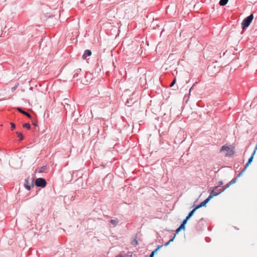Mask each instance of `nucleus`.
Instances as JSON below:
<instances>
[{
  "mask_svg": "<svg viewBox=\"0 0 257 257\" xmlns=\"http://www.w3.org/2000/svg\"><path fill=\"white\" fill-rule=\"evenodd\" d=\"M162 245H159L158 246L157 248L155 249L154 251H153L151 253V254L150 255V257H154V254L158 251V250L162 247Z\"/></svg>",
  "mask_w": 257,
  "mask_h": 257,
  "instance_id": "obj_10",
  "label": "nucleus"
},
{
  "mask_svg": "<svg viewBox=\"0 0 257 257\" xmlns=\"http://www.w3.org/2000/svg\"><path fill=\"white\" fill-rule=\"evenodd\" d=\"M245 170H244V169H243V170L240 172L238 175L237 176H236V177L235 178H236V180L237 179V178L238 177H239L240 176H241L242 175V174H243V173L244 172V171H245Z\"/></svg>",
  "mask_w": 257,
  "mask_h": 257,
  "instance_id": "obj_19",
  "label": "nucleus"
},
{
  "mask_svg": "<svg viewBox=\"0 0 257 257\" xmlns=\"http://www.w3.org/2000/svg\"><path fill=\"white\" fill-rule=\"evenodd\" d=\"M23 126L26 127L28 129H30L31 128V125L29 123H25L23 125Z\"/></svg>",
  "mask_w": 257,
  "mask_h": 257,
  "instance_id": "obj_18",
  "label": "nucleus"
},
{
  "mask_svg": "<svg viewBox=\"0 0 257 257\" xmlns=\"http://www.w3.org/2000/svg\"><path fill=\"white\" fill-rule=\"evenodd\" d=\"M47 183L44 179L39 178L35 181V185L38 187L44 188L46 186Z\"/></svg>",
  "mask_w": 257,
  "mask_h": 257,
  "instance_id": "obj_5",
  "label": "nucleus"
},
{
  "mask_svg": "<svg viewBox=\"0 0 257 257\" xmlns=\"http://www.w3.org/2000/svg\"><path fill=\"white\" fill-rule=\"evenodd\" d=\"M11 125L12 130H14L15 128V124L14 123L11 122Z\"/></svg>",
  "mask_w": 257,
  "mask_h": 257,
  "instance_id": "obj_23",
  "label": "nucleus"
},
{
  "mask_svg": "<svg viewBox=\"0 0 257 257\" xmlns=\"http://www.w3.org/2000/svg\"><path fill=\"white\" fill-rule=\"evenodd\" d=\"M18 85V84H17V85L15 87L12 88V91L15 90L16 89V88L17 87Z\"/></svg>",
  "mask_w": 257,
  "mask_h": 257,
  "instance_id": "obj_25",
  "label": "nucleus"
},
{
  "mask_svg": "<svg viewBox=\"0 0 257 257\" xmlns=\"http://www.w3.org/2000/svg\"><path fill=\"white\" fill-rule=\"evenodd\" d=\"M236 182V178H234V179H232L230 182H229L227 184H226L225 186L222 187V188L223 189V191H224L226 188H228L231 185L235 183Z\"/></svg>",
  "mask_w": 257,
  "mask_h": 257,
  "instance_id": "obj_7",
  "label": "nucleus"
},
{
  "mask_svg": "<svg viewBox=\"0 0 257 257\" xmlns=\"http://www.w3.org/2000/svg\"><path fill=\"white\" fill-rule=\"evenodd\" d=\"M91 51L89 50H86L84 51V54H83L82 57L83 59H85L87 56H90L91 55Z\"/></svg>",
  "mask_w": 257,
  "mask_h": 257,
  "instance_id": "obj_8",
  "label": "nucleus"
},
{
  "mask_svg": "<svg viewBox=\"0 0 257 257\" xmlns=\"http://www.w3.org/2000/svg\"><path fill=\"white\" fill-rule=\"evenodd\" d=\"M176 78L173 80V81H172V82L171 83L170 86V87H172L174 84L175 83H176Z\"/></svg>",
  "mask_w": 257,
  "mask_h": 257,
  "instance_id": "obj_20",
  "label": "nucleus"
},
{
  "mask_svg": "<svg viewBox=\"0 0 257 257\" xmlns=\"http://www.w3.org/2000/svg\"><path fill=\"white\" fill-rule=\"evenodd\" d=\"M188 219H187V217H186V218L183 221L182 224H183L185 225V224L187 223V220Z\"/></svg>",
  "mask_w": 257,
  "mask_h": 257,
  "instance_id": "obj_21",
  "label": "nucleus"
},
{
  "mask_svg": "<svg viewBox=\"0 0 257 257\" xmlns=\"http://www.w3.org/2000/svg\"><path fill=\"white\" fill-rule=\"evenodd\" d=\"M225 151L228 152V153L225 155V157H231L234 154V151L232 149H230L228 146H223L220 149V152Z\"/></svg>",
  "mask_w": 257,
  "mask_h": 257,
  "instance_id": "obj_4",
  "label": "nucleus"
},
{
  "mask_svg": "<svg viewBox=\"0 0 257 257\" xmlns=\"http://www.w3.org/2000/svg\"><path fill=\"white\" fill-rule=\"evenodd\" d=\"M223 191V189L222 187L220 186H217L214 188L213 190L210 192V200L213 197L217 196L220 193Z\"/></svg>",
  "mask_w": 257,
  "mask_h": 257,
  "instance_id": "obj_2",
  "label": "nucleus"
},
{
  "mask_svg": "<svg viewBox=\"0 0 257 257\" xmlns=\"http://www.w3.org/2000/svg\"><path fill=\"white\" fill-rule=\"evenodd\" d=\"M179 227L180 228H181L182 229H184L185 227V225L181 223V225Z\"/></svg>",
  "mask_w": 257,
  "mask_h": 257,
  "instance_id": "obj_22",
  "label": "nucleus"
},
{
  "mask_svg": "<svg viewBox=\"0 0 257 257\" xmlns=\"http://www.w3.org/2000/svg\"><path fill=\"white\" fill-rule=\"evenodd\" d=\"M26 184L25 185V187L28 190H30L31 188V186L28 184V181H26Z\"/></svg>",
  "mask_w": 257,
  "mask_h": 257,
  "instance_id": "obj_13",
  "label": "nucleus"
},
{
  "mask_svg": "<svg viewBox=\"0 0 257 257\" xmlns=\"http://www.w3.org/2000/svg\"><path fill=\"white\" fill-rule=\"evenodd\" d=\"M46 169V166H43L40 168L38 170V172L39 173H42L44 171V170Z\"/></svg>",
  "mask_w": 257,
  "mask_h": 257,
  "instance_id": "obj_14",
  "label": "nucleus"
},
{
  "mask_svg": "<svg viewBox=\"0 0 257 257\" xmlns=\"http://www.w3.org/2000/svg\"><path fill=\"white\" fill-rule=\"evenodd\" d=\"M110 222L112 224L115 225H116L118 223V221L116 219H111L110 220Z\"/></svg>",
  "mask_w": 257,
  "mask_h": 257,
  "instance_id": "obj_16",
  "label": "nucleus"
},
{
  "mask_svg": "<svg viewBox=\"0 0 257 257\" xmlns=\"http://www.w3.org/2000/svg\"><path fill=\"white\" fill-rule=\"evenodd\" d=\"M219 184L220 185H221L223 184V182L222 181H219Z\"/></svg>",
  "mask_w": 257,
  "mask_h": 257,
  "instance_id": "obj_26",
  "label": "nucleus"
},
{
  "mask_svg": "<svg viewBox=\"0 0 257 257\" xmlns=\"http://www.w3.org/2000/svg\"><path fill=\"white\" fill-rule=\"evenodd\" d=\"M32 186L33 187H34V185L33 184H32Z\"/></svg>",
  "mask_w": 257,
  "mask_h": 257,
  "instance_id": "obj_27",
  "label": "nucleus"
},
{
  "mask_svg": "<svg viewBox=\"0 0 257 257\" xmlns=\"http://www.w3.org/2000/svg\"><path fill=\"white\" fill-rule=\"evenodd\" d=\"M253 19V15L251 14L243 20L241 23V27L243 30L246 29L249 26Z\"/></svg>",
  "mask_w": 257,
  "mask_h": 257,
  "instance_id": "obj_1",
  "label": "nucleus"
},
{
  "mask_svg": "<svg viewBox=\"0 0 257 257\" xmlns=\"http://www.w3.org/2000/svg\"><path fill=\"white\" fill-rule=\"evenodd\" d=\"M17 110L21 113H22V114L27 116L28 117L30 118L31 117V115L29 113H28V112L23 110L21 108H17Z\"/></svg>",
  "mask_w": 257,
  "mask_h": 257,
  "instance_id": "obj_9",
  "label": "nucleus"
},
{
  "mask_svg": "<svg viewBox=\"0 0 257 257\" xmlns=\"http://www.w3.org/2000/svg\"><path fill=\"white\" fill-rule=\"evenodd\" d=\"M256 152L255 151H253V152L252 153L251 156H250V157L248 159V161L247 162V163H246L245 165V167L244 168V170H246V168L248 166V165L252 162V160H253V156L255 154Z\"/></svg>",
  "mask_w": 257,
  "mask_h": 257,
  "instance_id": "obj_6",
  "label": "nucleus"
},
{
  "mask_svg": "<svg viewBox=\"0 0 257 257\" xmlns=\"http://www.w3.org/2000/svg\"><path fill=\"white\" fill-rule=\"evenodd\" d=\"M16 134L17 135L18 137L20 138V140H22L23 139V137L22 135V134L19 132H17Z\"/></svg>",
  "mask_w": 257,
  "mask_h": 257,
  "instance_id": "obj_15",
  "label": "nucleus"
},
{
  "mask_svg": "<svg viewBox=\"0 0 257 257\" xmlns=\"http://www.w3.org/2000/svg\"><path fill=\"white\" fill-rule=\"evenodd\" d=\"M209 201V197L207 198L204 201H203L202 202H201L199 205L196 206L194 209H193L191 211H190L188 214V215L187 216V219H189L190 217H191L195 211L197 209L200 208V207H202L203 206H204L207 203H208Z\"/></svg>",
  "mask_w": 257,
  "mask_h": 257,
  "instance_id": "obj_3",
  "label": "nucleus"
},
{
  "mask_svg": "<svg viewBox=\"0 0 257 257\" xmlns=\"http://www.w3.org/2000/svg\"><path fill=\"white\" fill-rule=\"evenodd\" d=\"M132 244L134 245H137L138 244V241L137 239V237L134 238L132 241Z\"/></svg>",
  "mask_w": 257,
  "mask_h": 257,
  "instance_id": "obj_12",
  "label": "nucleus"
},
{
  "mask_svg": "<svg viewBox=\"0 0 257 257\" xmlns=\"http://www.w3.org/2000/svg\"><path fill=\"white\" fill-rule=\"evenodd\" d=\"M228 0H220L219 1V4L221 6H225L228 3Z\"/></svg>",
  "mask_w": 257,
  "mask_h": 257,
  "instance_id": "obj_11",
  "label": "nucleus"
},
{
  "mask_svg": "<svg viewBox=\"0 0 257 257\" xmlns=\"http://www.w3.org/2000/svg\"><path fill=\"white\" fill-rule=\"evenodd\" d=\"M175 236H176V235H175V236H174V237L173 238L171 239L168 242L166 243L165 244V246H166L168 245L171 242H172L173 241L174 239L175 238Z\"/></svg>",
  "mask_w": 257,
  "mask_h": 257,
  "instance_id": "obj_17",
  "label": "nucleus"
},
{
  "mask_svg": "<svg viewBox=\"0 0 257 257\" xmlns=\"http://www.w3.org/2000/svg\"><path fill=\"white\" fill-rule=\"evenodd\" d=\"M181 228H180V227H179L176 230V233H178L181 230Z\"/></svg>",
  "mask_w": 257,
  "mask_h": 257,
  "instance_id": "obj_24",
  "label": "nucleus"
}]
</instances>
